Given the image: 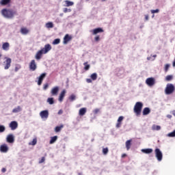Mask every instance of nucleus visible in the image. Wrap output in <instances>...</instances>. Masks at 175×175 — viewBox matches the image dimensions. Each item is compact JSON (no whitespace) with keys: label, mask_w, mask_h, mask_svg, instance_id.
Wrapping results in <instances>:
<instances>
[{"label":"nucleus","mask_w":175,"mask_h":175,"mask_svg":"<svg viewBox=\"0 0 175 175\" xmlns=\"http://www.w3.org/2000/svg\"><path fill=\"white\" fill-rule=\"evenodd\" d=\"M50 50H51V45H50V44H45L44 48L41 49L36 53L35 55L36 59H37V61L40 60L43 54H47Z\"/></svg>","instance_id":"1"},{"label":"nucleus","mask_w":175,"mask_h":175,"mask_svg":"<svg viewBox=\"0 0 175 175\" xmlns=\"http://www.w3.org/2000/svg\"><path fill=\"white\" fill-rule=\"evenodd\" d=\"M87 83H92V79H86Z\"/></svg>","instance_id":"51"},{"label":"nucleus","mask_w":175,"mask_h":175,"mask_svg":"<svg viewBox=\"0 0 175 175\" xmlns=\"http://www.w3.org/2000/svg\"><path fill=\"white\" fill-rule=\"evenodd\" d=\"M1 172L2 173H5L6 172V168H2Z\"/></svg>","instance_id":"54"},{"label":"nucleus","mask_w":175,"mask_h":175,"mask_svg":"<svg viewBox=\"0 0 175 175\" xmlns=\"http://www.w3.org/2000/svg\"><path fill=\"white\" fill-rule=\"evenodd\" d=\"M152 57L153 58H157V55H153Z\"/></svg>","instance_id":"60"},{"label":"nucleus","mask_w":175,"mask_h":175,"mask_svg":"<svg viewBox=\"0 0 175 175\" xmlns=\"http://www.w3.org/2000/svg\"><path fill=\"white\" fill-rule=\"evenodd\" d=\"M174 85L172 83H167L165 89V95H172V94L174 92Z\"/></svg>","instance_id":"4"},{"label":"nucleus","mask_w":175,"mask_h":175,"mask_svg":"<svg viewBox=\"0 0 175 175\" xmlns=\"http://www.w3.org/2000/svg\"><path fill=\"white\" fill-rule=\"evenodd\" d=\"M72 40V36H69V34H66L64 38L63 43L64 44H68V42Z\"/></svg>","instance_id":"15"},{"label":"nucleus","mask_w":175,"mask_h":175,"mask_svg":"<svg viewBox=\"0 0 175 175\" xmlns=\"http://www.w3.org/2000/svg\"><path fill=\"white\" fill-rule=\"evenodd\" d=\"M146 83L148 87H152V85H155V79L152 77H150L146 79Z\"/></svg>","instance_id":"9"},{"label":"nucleus","mask_w":175,"mask_h":175,"mask_svg":"<svg viewBox=\"0 0 175 175\" xmlns=\"http://www.w3.org/2000/svg\"><path fill=\"white\" fill-rule=\"evenodd\" d=\"M151 13L152 14H155V13H159V10L157 9V10H151Z\"/></svg>","instance_id":"44"},{"label":"nucleus","mask_w":175,"mask_h":175,"mask_svg":"<svg viewBox=\"0 0 175 175\" xmlns=\"http://www.w3.org/2000/svg\"><path fill=\"white\" fill-rule=\"evenodd\" d=\"M36 143H38V141L36 140V139H33L31 143H29V144H31V146H36Z\"/></svg>","instance_id":"43"},{"label":"nucleus","mask_w":175,"mask_h":175,"mask_svg":"<svg viewBox=\"0 0 175 175\" xmlns=\"http://www.w3.org/2000/svg\"><path fill=\"white\" fill-rule=\"evenodd\" d=\"M59 16L60 17H62L64 16V14H60Z\"/></svg>","instance_id":"61"},{"label":"nucleus","mask_w":175,"mask_h":175,"mask_svg":"<svg viewBox=\"0 0 175 175\" xmlns=\"http://www.w3.org/2000/svg\"><path fill=\"white\" fill-rule=\"evenodd\" d=\"M5 61L3 62L5 66H4V69L5 70H8V69H9V68H10L11 66V64H12V59L9 58V57H5Z\"/></svg>","instance_id":"8"},{"label":"nucleus","mask_w":175,"mask_h":175,"mask_svg":"<svg viewBox=\"0 0 175 175\" xmlns=\"http://www.w3.org/2000/svg\"><path fill=\"white\" fill-rule=\"evenodd\" d=\"M59 91V87L55 86L51 90V94L52 96H57V95H58Z\"/></svg>","instance_id":"11"},{"label":"nucleus","mask_w":175,"mask_h":175,"mask_svg":"<svg viewBox=\"0 0 175 175\" xmlns=\"http://www.w3.org/2000/svg\"><path fill=\"white\" fill-rule=\"evenodd\" d=\"M152 131H161V126L154 124L152 126Z\"/></svg>","instance_id":"31"},{"label":"nucleus","mask_w":175,"mask_h":175,"mask_svg":"<svg viewBox=\"0 0 175 175\" xmlns=\"http://www.w3.org/2000/svg\"><path fill=\"white\" fill-rule=\"evenodd\" d=\"M62 113H64V111H62V109H60V110H59V111H58V114H62Z\"/></svg>","instance_id":"53"},{"label":"nucleus","mask_w":175,"mask_h":175,"mask_svg":"<svg viewBox=\"0 0 175 175\" xmlns=\"http://www.w3.org/2000/svg\"><path fill=\"white\" fill-rule=\"evenodd\" d=\"M122 121H124V116H120L118 119L116 128H121V125H122Z\"/></svg>","instance_id":"16"},{"label":"nucleus","mask_w":175,"mask_h":175,"mask_svg":"<svg viewBox=\"0 0 175 175\" xmlns=\"http://www.w3.org/2000/svg\"><path fill=\"white\" fill-rule=\"evenodd\" d=\"M150 113H151V109H150L149 107H145L143 109V111H142L143 116H148V114H150Z\"/></svg>","instance_id":"19"},{"label":"nucleus","mask_w":175,"mask_h":175,"mask_svg":"<svg viewBox=\"0 0 175 175\" xmlns=\"http://www.w3.org/2000/svg\"><path fill=\"white\" fill-rule=\"evenodd\" d=\"M90 78L92 80L95 81L96 79H98V74L96 72H94L90 75Z\"/></svg>","instance_id":"28"},{"label":"nucleus","mask_w":175,"mask_h":175,"mask_svg":"<svg viewBox=\"0 0 175 175\" xmlns=\"http://www.w3.org/2000/svg\"><path fill=\"white\" fill-rule=\"evenodd\" d=\"M66 94V90H63L59 96V101L62 102V100H64V98H65Z\"/></svg>","instance_id":"17"},{"label":"nucleus","mask_w":175,"mask_h":175,"mask_svg":"<svg viewBox=\"0 0 175 175\" xmlns=\"http://www.w3.org/2000/svg\"><path fill=\"white\" fill-rule=\"evenodd\" d=\"M21 69V66L20 64H16L15 66V72H18Z\"/></svg>","instance_id":"40"},{"label":"nucleus","mask_w":175,"mask_h":175,"mask_svg":"<svg viewBox=\"0 0 175 175\" xmlns=\"http://www.w3.org/2000/svg\"><path fill=\"white\" fill-rule=\"evenodd\" d=\"M107 152H109V148H104L103 149V153L104 155H107Z\"/></svg>","instance_id":"41"},{"label":"nucleus","mask_w":175,"mask_h":175,"mask_svg":"<svg viewBox=\"0 0 175 175\" xmlns=\"http://www.w3.org/2000/svg\"><path fill=\"white\" fill-rule=\"evenodd\" d=\"M9 127L11 129V131H16V129L18 128V123L16 121H12L10 123Z\"/></svg>","instance_id":"12"},{"label":"nucleus","mask_w":175,"mask_h":175,"mask_svg":"<svg viewBox=\"0 0 175 175\" xmlns=\"http://www.w3.org/2000/svg\"><path fill=\"white\" fill-rule=\"evenodd\" d=\"M172 114H173V116H174V117H175V110L172 111Z\"/></svg>","instance_id":"57"},{"label":"nucleus","mask_w":175,"mask_h":175,"mask_svg":"<svg viewBox=\"0 0 175 175\" xmlns=\"http://www.w3.org/2000/svg\"><path fill=\"white\" fill-rule=\"evenodd\" d=\"M61 43V39L59 38H56L53 41V44H59Z\"/></svg>","instance_id":"35"},{"label":"nucleus","mask_w":175,"mask_h":175,"mask_svg":"<svg viewBox=\"0 0 175 175\" xmlns=\"http://www.w3.org/2000/svg\"><path fill=\"white\" fill-rule=\"evenodd\" d=\"M83 65L85 66L84 67L85 70H90V68H91V66L88 64V62L83 63Z\"/></svg>","instance_id":"30"},{"label":"nucleus","mask_w":175,"mask_h":175,"mask_svg":"<svg viewBox=\"0 0 175 175\" xmlns=\"http://www.w3.org/2000/svg\"><path fill=\"white\" fill-rule=\"evenodd\" d=\"M64 6H66V8H69V6H73V5H75V2L68 0H66L64 1Z\"/></svg>","instance_id":"22"},{"label":"nucleus","mask_w":175,"mask_h":175,"mask_svg":"<svg viewBox=\"0 0 175 175\" xmlns=\"http://www.w3.org/2000/svg\"><path fill=\"white\" fill-rule=\"evenodd\" d=\"M1 5H8V3H10V0H1L0 1Z\"/></svg>","instance_id":"32"},{"label":"nucleus","mask_w":175,"mask_h":175,"mask_svg":"<svg viewBox=\"0 0 175 175\" xmlns=\"http://www.w3.org/2000/svg\"><path fill=\"white\" fill-rule=\"evenodd\" d=\"M28 32H29V31L27 30V28H21V33H22V35H27Z\"/></svg>","instance_id":"26"},{"label":"nucleus","mask_w":175,"mask_h":175,"mask_svg":"<svg viewBox=\"0 0 175 175\" xmlns=\"http://www.w3.org/2000/svg\"><path fill=\"white\" fill-rule=\"evenodd\" d=\"M154 17H155V15L153 14V15L152 16V18H154Z\"/></svg>","instance_id":"62"},{"label":"nucleus","mask_w":175,"mask_h":175,"mask_svg":"<svg viewBox=\"0 0 175 175\" xmlns=\"http://www.w3.org/2000/svg\"><path fill=\"white\" fill-rule=\"evenodd\" d=\"M131 142H132V140H131V139L126 142V148H127V150H129V148H131Z\"/></svg>","instance_id":"33"},{"label":"nucleus","mask_w":175,"mask_h":175,"mask_svg":"<svg viewBox=\"0 0 175 175\" xmlns=\"http://www.w3.org/2000/svg\"><path fill=\"white\" fill-rule=\"evenodd\" d=\"M173 66H174V67L175 66V59H174V62H173Z\"/></svg>","instance_id":"59"},{"label":"nucleus","mask_w":175,"mask_h":175,"mask_svg":"<svg viewBox=\"0 0 175 175\" xmlns=\"http://www.w3.org/2000/svg\"><path fill=\"white\" fill-rule=\"evenodd\" d=\"M55 23H56V24H59V23H61V18H56L55 20Z\"/></svg>","instance_id":"45"},{"label":"nucleus","mask_w":175,"mask_h":175,"mask_svg":"<svg viewBox=\"0 0 175 175\" xmlns=\"http://www.w3.org/2000/svg\"><path fill=\"white\" fill-rule=\"evenodd\" d=\"M0 151L1 152L6 153L9 151V146L6 144H3L0 146Z\"/></svg>","instance_id":"13"},{"label":"nucleus","mask_w":175,"mask_h":175,"mask_svg":"<svg viewBox=\"0 0 175 175\" xmlns=\"http://www.w3.org/2000/svg\"><path fill=\"white\" fill-rule=\"evenodd\" d=\"M167 118H172V115H167Z\"/></svg>","instance_id":"56"},{"label":"nucleus","mask_w":175,"mask_h":175,"mask_svg":"<svg viewBox=\"0 0 175 175\" xmlns=\"http://www.w3.org/2000/svg\"><path fill=\"white\" fill-rule=\"evenodd\" d=\"M46 73L44 72L42 74L40 75V76H39L37 79H38V85H42V83H43V80H44V78L46 76Z\"/></svg>","instance_id":"10"},{"label":"nucleus","mask_w":175,"mask_h":175,"mask_svg":"<svg viewBox=\"0 0 175 175\" xmlns=\"http://www.w3.org/2000/svg\"><path fill=\"white\" fill-rule=\"evenodd\" d=\"M173 79V75H167L166 77H165V80L167 81H170L171 80Z\"/></svg>","instance_id":"38"},{"label":"nucleus","mask_w":175,"mask_h":175,"mask_svg":"<svg viewBox=\"0 0 175 175\" xmlns=\"http://www.w3.org/2000/svg\"><path fill=\"white\" fill-rule=\"evenodd\" d=\"M45 159L44 157H42L41 160L39 161V163H43V162H44Z\"/></svg>","instance_id":"49"},{"label":"nucleus","mask_w":175,"mask_h":175,"mask_svg":"<svg viewBox=\"0 0 175 175\" xmlns=\"http://www.w3.org/2000/svg\"><path fill=\"white\" fill-rule=\"evenodd\" d=\"M94 40H95L96 42H98V40H100L99 36H96Z\"/></svg>","instance_id":"50"},{"label":"nucleus","mask_w":175,"mask_h":175,"mask_svg":"<svg viewBox=\"0 0 175 175\" xmlns=\"http://www.w3.org/2000/svg\"><path fill=\"white\" fill-rule=\"evenodd\" d=\"M29 70H31L32 72H35L36 69H38V65L36 64V62L35 59H33L30 62L29 64Z\"/></svg>","instance_id":"6"},{"label":"nucleus","mask_w":175,"mask_h":175,"mask_svg":"<svg viewBox=\"0 0 175 175\" xmlns=\"http://www.w3.org/2000/svg\"><path fill=\"white\" fill-rule=\"evenodd\" d=\"M145 20L148 21V15H145Z\"/></svg>","instance_id":"55"},{"label":"nucleus","mask_w":175,"mask_h":175,"mask_svg":"<svg viewBox=\"0 0 175 175\" xmlns=\"http://www.w3.org/2000/svg\"><path fill=\"white\" fill-rule=\"evenodd\" d=\"M155 157L159 162H161L163 158V154H162V151L159 148H156L154 150Z\"/></svg>","instance_id":"5"},{"label":"nucleus","mask_w":175,"mask_h":175,"mask_svg":"<svg viewBox=\"0 0 175 175\" xmlns=\"http://www.w3.org/2000/svg\"><path fill=\"white\" fill-rule=\"evenodd\" d=\"M169 68H170V64H166L165 66V72H167V70H169Z\"/></svg>","instance_id":"46"},{"label":"nucleus","mask_w":175,"mask_h":175,"mask_svg":"<svg viewBox=\"0 0 175 175\" xmlns=\"http://www.w3.org/2000/svg\"><path fill=\"white\" fill-rule=\"evenodd\" d=\"M9 47H10L9 42H4L2 45V49L5 51H8L9 50Z\"/></svg>","instance_id":"21"},{"label":"nucleus","mask_w":175,"mask_h":175,"mask_svg":"<svg viewBox=\"0 0 175 175\" xmlns=\"http://www.w3.org/2000/svg\"><path fill=\"white\" fill-rule=\"evenodd\" d=\"M62 128H64V125H60V126H57L55 128V132L58 133V132H61V129H62Z\"/></svg>","instance_id":"27"},{"label":"nucleus","mask_w":175,"mask_h":175,"mask_svg":"<svg viewBox=\"0 0 175 175\" xmlns=\"http://www.w3.org/2000/svg\"><path fill=\"white\" fill-rule=\"evenodd\" d=\"M85 113H87V108L83 107V108H81V109H79V116H81V117H83V116H85Z\"/></svg>","instance_id":"20"},{"label":"nucleus","mask_w":175,"mask_h":175,"mask_svg":"<svg viewBox=\"0 0 175 175\" xmlns=\"http://www.w3.org/2000/svg\"><path fill=\"white\" fill-rule=\"evenodd\" d=\"M1 57H2V55L0 54V58H1Z\"/></svg>","instance_id":"63"},{"label":"nucleus","mask_w":175,"mask_h":175,"mask_svg":"<svg viewBox=\"0 0 175 175\" xmlns=\"http://www.w3.org/2000/svg\"><path fill=\"white\" fill-rule=\"evenodd\" d=\"M168 137H175V130L167 134Z\"/></svg>","instance_id":"37"},{"label":"nucleus","mask_w":175,"mask_h":175,"mask_svg":"<svg viewBox=\"0 0 175 175\" xmlns=\"http://www.w3.org/2000/svg\"><path fill=\"white\" fill-rule=\"evenodd\" d=\"M93 113L94 114H98V113H99V109H96L94 110Z\"/></svg>","instance_id":"48"},{"label":"nucleus","mask_w":175,"mask_h":175,"mask_svg":"<svg viewBox=\"0 0 175 175\" xmlns=\"http://www.w3.org/2000/svg\"><path fill=\"white\" fill-rule=\"evenodd\" d=\"M63 12L64 13H69L72 12V10L70 8H64Z\"/></svg>","instance_id":"42"},{"label":"nucleus","mask_w":175,"mask_h":175,"mask_svg":"<svg viewBox=\"0 0 175 175\" xmlns=\"http://www.w3.org/2000/svg\"><path fill=\"white\" fill-rule=\"evenodd\" d=\"M79 175H81V174L79 173Z\"/></svg>","instance_id":"64"},{"label":"nucleus","mask_w":175,"mask_h":175,"mask_svg":"<svg viewBox=\"0 0 175 175\" xmlns=\"http://www.w3.org/2000/svg\"><path fill=\"white\" fill-rule=\"evenodd\" d=\"M57 140H58V136L55 135L53 137H51V140L49 142V144H54V143L56 142Z\"/></svg>","instance_id":"23"},{"label":"nucleus","mask_w":175,"mask_h":175,"mask_svg":"<svg viewBox=\"0 0 175 175\" xmlns=\"http://www.w3.org/2000/svg\"><path fill=\"white\" fill-rule=\"evenodd\" d=\"M8 143H14V135L13 134H9L6 137Z\"/></svg>","instance_id":"14"},{"label":"nucleus","mask_w":175,"mask_h":175,"mask_svg":"<svg viewBox=\"0 0 175 175\" xmlns=\"http://www.w3.org/2000/svg\"><path fill=\"white\" fill-rule=\"evenodd\" d=\"M90 32H92L93 35H96L97 33H100V32H103V30L102 28L98 27L93 30H91Z\"/></svg>","instance_id":"18"},{"label":"nucleus","mask_w":175,"mask_h":175,"mask_svg":"<svg viewBox=\"0 0 175 175\" xmlns=\"http://www.w3.org/2000/svg\"><path fill=\"white\" fill-rule=\"evenodd\" d=\"M47 88H49V83H46L44 85L43 90H44V91H46V90H47Z\"/></svg>","instance_id":"47"},{"label":"nucleus","mask_w":175,"mask_h":175,"mask_svg":"<svg viewBox=\"0 0 175 175\" xmlns=\"http://www.w3.org/2000/svg\"><path fill=\"white\" fill-rule=\"evenodd\" d=\"M148 61H154V59H152L151 57H147Z\"/></svg>","instance_id":"52"},{"label":"nucleus","mask_w":175,"mask_h":175,"mask_svg":"<svg viewBox=\"0 0 175 175\" xmlns=\"http://www.w3.org/2000/svg\"><path fill=\"white\" fill-rule=\"evenodd\" d=\"M21 111V107L18 106L12 110V113H20Z\"/></svg>","instance_id":"29"},{"label":"nucleus","mask_w":175,"mask_h":175,"mask_svg":"<svg viewBox=\"0 0 175 175\" xmlns=\"http://www.w3.org/2000/svg\"><path fill=\"white\" fill-rule=\"evenodd\" d=\"M46 28H54V24L52 22L46 23L45 25Z\"/></svg>","instance_id":"25"},{"label":"nucleus","mask_w":175,"mask_h":175,"mask_svg":"<svg viewBox=\"0 0 175 175\" xmlns=\"http://www.w3.org/2000/svg\"><path fill=\"white\" fill-rule=\"evenodd\" d=\"M46 102L50 105H54V98H48Z\"/></svg>","instance_id":"34"},{"label":"nucleus","mask_w":175,"mask_h":175,"mask_svg":"<svg viewBox=\"0 0 175 175\" xmlns=\"http://www.w3.org/2000/svg\"><path fill=\"white\" fill-rule=\"evenodd\" d=\"M1 14L5 18H13V17L17 14V12L12 10L3 9L1 11Z\"/></svg>","instance_id":"2"},{"label":"nucleus","mask_w":175,"mask_h":175,"mask_svg":"<svg viewBox=\"0 0 175 175\" xmlns=\"http://www.w3.org/2000/svg\"><path fill=\"white\" fill-rule=\"evenodd\" d=\"M6 131V127L4 125L0 124V133H3Z\"/></svg>","instance_id":"36"},{"label":"nucleus","mask_w":175,"mask_h":175,"mask_svg":"<svg viewBox=\"0 0 175 175\" xmlns=\"http://www.w3.org/2000/svg\"><path fill=\"white\" fill-rule=\"evenodd\" d=\"M143 109V103L137 102L134 106V113L136 116H140L142 114V109Z\"/></svg>","instance_id":"3"},{"label":"nucleus","mask_w":175,"mask_h":175,"mask_svg":"<svg viewBox=\"0 0 175 175\" xmlns=\"http://www.w3.org/2000/svg\"><path fill=\"white\" fill-rule=\"evenodd\" d=\"M40 116L42 120H47L49 118V110H44L40 112Z\"/></svg>","instance_id":"7"},{"label":"nucleus","mask_w":175,"mask_h":175,"mask_svg":"<svg viewBox=\"0 0 175 175\" xmlns=\"http://www.w3.org/2000/svg\"><path fill=\"white\" fill-rule=\"evenodd\" d=\"M125 157H126V154H125L122 155V158H125Z\"/></svg>","instance_id":"58"},{"label":"nucleus","mask_w":175,"mask_h":175,"mask_svg":"<svg viewBox=\"0 0 175 175\" xmlns=\"http://www.w3.org/2000/svg\"><path fill=\"white\" fill-rule=\"evenodd\" d=\"M142 152H144V154H151V152H152V149L151 148L142 149Z\"/></svg>","instance_id":"24"},{"label":"nucleus","mask_w":175,"mask_h":175,"mask_svg":"<svg viewBox=\"0 0 175 175\" xmlns=\"http://www.w3.org/2000/svg\"><path fill=\"white\" fill-rule=\"evenodd\" d=\"M69 99L71 100V102H73V100H76V96L75 94H72L70 96Z\"/></svg>","instance_id":"39"}]
</instances>
